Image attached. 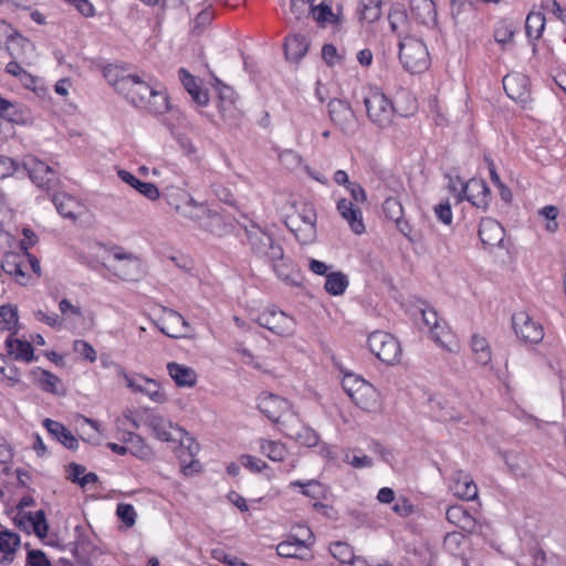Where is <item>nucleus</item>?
I'll return each mask as SVG.
<instances>
[{
  "label": "nucleus",
  "instance_id": "obj_19",
  "mask_svg": "<svg viewBox=\"0 0 566 566\" xmlns=\"http://www.w3.org/2000/svg\"><path fill=\"white\" fill-rule=\"evenodd\" d=\"M450 490L454 496L463 501H473L478 499L479 494L472 476L463 470H458L452 474Z\"/></svg>",
  "mask_w": 566,
  "mask_h": 566
},
{
  "label": "nucleus",
  "instance_id": "obj_43",
  "mask_svg": "<svg viewBox=\"0 0 566 566\" xmlns=\"http://www.w3.org/2000/svg\"><path fill=\"white\" fill-rule=\"evenodd\" d=\"M545 15L542 12H530L525 21V31L528 38L538 40L545 28Z\"/></svg>",
  "mask_w": 566,
  "mask_h": 566
},
{
  "label": "nucleus",
  "instance_id": "obj_58",
  "mask_svg": "<svg viewBox=\"0 0 566 566\" xmlns=\"http://www.w3.org/2000/svg\"><path fill=\"white\" fill-rule=\"evenodd\" d=\"M292 485H297L302 488V493L313 499H317L322 493V484L316 480H310L305 483L301 481H295L292 483Z\"/></svg>",
  "mask_w": 566,
  "mask_h": 566
},
{
  "label": "nucleus",
  "instance_id": "obj_60",
  "mask_svg": "<svg viewBox=\"0 0 566 566\" xmlns=\"http://www.w3.org/2000/svg\"><path fill=\"white\" fill-rule=\"evenodd\" d=\"M23 239L19 240L18 250L21 252H29V249L35 245L39 241L38 235L30 228L22 229Z\"/></svg>",
  "mask_w": 566,
  "mask_h": 566
},
{
  "label": "nucleus",
  "instance_id": "obj_44",
  "mask_svg": "<svg viewBox=\"0 0 566 566\" xmlns=\"http://www.w3.org/2000/svg\"><path fill=\"white\" fill-rule=\"evenodd\" d=\"M471 347L480 365L485 366L491 363V348L486 338L480 335H473L471 338Z\"/></svg>",
  "mask_w": 566,
  "mask_h": 566
},
{
  "label": "nucleus",
  "instance_id": "obj_30",
  "mask_svg": "<svg viewBox=\"0 0 566 566\" xmlns=\"http://www.w3.org/2000/svg\"><path fill=\"white\" fill-rule=\"evenodd\" d=\"M117 175L122 181L136 189L147 199L155 201L159 198L160 192L155 184L142 181L133 174L124 169L118 170Z\"/></svg>",
  "mask_w": 566,
  "mask_h": 566
},
{
  "label": "nucleus",
  "instance_id": "obj_57",
  "mask_svg": "<svg viewBox=\"0 0 566 566\" xmlns=\"http://www.w3.org/2000/svg\"><path fill=\"white\" fill-rule=\"evenodd\" d=\"M410 8L419 17H428L434 11L432 0H410Z\"/></svg>",
  "mask_w": 566,
  "mask_h": 566
},
{
  "label": "nucleus",
  "instance_id": "obj_5",
  "mask_svg": "<svg viewBox=\"0 0 566 566\" xmlns=\"http://www.w3.org/2000/svg\"><path fill=\"white\" fill-rule=\"evenodd\" d=\"M364 104L373 124L380 128H387L392 124L396 108L381 90L370 87L364 96Z\"/></svg>",
  "mask_w": 566,
  "mask_h": 566
},
{
  "label": "nucleus",
  "instance_id": "obj_62",
  "mask_svg": "<svg viewBox=\"0 0 566 566\" xmlns=\"http://www.w3.org/2000/svg\"><path fill=\"white\" fill-rule=\"evenodd\" d=\"M240 463L252 472H261L262 470L268 468L266 463L263 462L261 459L249 454L241 455Z\"/></svg>",
  "mask_w": 566,
  "mask_h": 566
},
{
  "label": "nucleus",
  "instance_id": "obj_7",
  "mask_svg": "<svg viewBox=\"0 0 566 566\" xmlns=\"http://www.w3.org/2000/svg\"><path fill=\"white\" fill-rule=\"evenodd\" d=\"M263 328L281 337H292L296 332V321L293 316L275 306L264 308L255 318Z\"/></svg>",
  "mask_w": 566,
  "mask_h": 566
},
{
  "label": "nucleus",
  "instance_id": "obj_32",
  "mask_svg": "<svg viewBox=\"0 0 566 566\" xmlns=\"http://www.w3.org/2000/svg\"><path fill=\"white\" fill-rule=\"evenodd\" d=\"M178 74H179L180 82L182 83L184 87L191 96L192 101L199 106L207 105L209 102L208 93L200 87L197 78L195 76H192L184 67L179 70Z\"/></svg>",
  "mask_w": 566,
  "mask_h": 566
},
{
  "label": "nucleus",
  "instance_id": "obj_40",
  "mask_svg": "<svg viewBox=\"0 0 566 566\" xmlns=\"http://www.w3.org/2000/svg\"><path fill=\"white\" fill-rule=\"evenodd\" d=\"M259 444L261 453L274 462H282L287 455V450L282 442L260 439Z\"/></svg>",
  "mask_w": 566,
  "mask_h": 566
},
{
  "label": "nucleus",
  "instance_id": "obj_38",
  "mask_svg": "<svg viewBox=\"0 0 566 566\" xmlns=\"http://www.w3.org/2000/svg\"><path fill=\"white\" fill-rule=\"evenodd\" d=\"M8 354L14 359L31 361L33 359V347L30 342L21 340L9 336L6 339Z\"/></svg>",
  "mask_w": 566,
  "mask_h": 566
},
{
  "label": "nucleus",
  "instance_id": "obj_6",
  "mask_svg": "<svg viewBox=\"0 0 566 566\" xmlns=\"http://www.w3.org/2000/svg\"><path fill=\"white\" fill-rule=\"evenodd\" d=\"M399 60L410 73H421L430 65L429 52L423 41L405 36L399 42Z\"/></svg>",
  "mask_w": 566,
  "mask_h": 566
},
{
  "label": "nucleus",
  "instance_id": "obj_3",
  "mask_svg": "<svg viewBox=\"0 0 566 566\" xmlns=\"http://www.w3.org/2000/svg\"><path fill=\"white\" fill-rule=\"evenodd\" d=\"M14 172L22 175L28 174L30 179L34 181L39 188L46 191L59 184V178L54 170L41 160L29 158L20 166L14 159L2 157V178L11 176Z\"/></svg>",
  "mask_w": 566,
  "mask_h": 566
},
{
  "label": "nucleus",
  "instance_id": "obj_56",
  "mask_svg": "<svg viewBox=\"0 0 566 566\" xmlns=\"http://www.w3.org/2000/svg\"><path fill=\"white\" fill-rule=\"evenodd\" d=\"M360 14L363 20L371 23L381 17V8L376 3H369V0H363Z\"/></svg>",
  "mask_w": 566,
  "mask_h": 566
},
{
  "label": "nucleus",
  "instance_id": "obj_15",
  "mask_svg": "<svg viewBox=\"0 0 566 566\" xmlns=\"http://www.w3.org/2000/svg\"><path fill=\"white\" fill-rule=\"evenodd\" d=\"M115 263L105 265L108 271L125 281H135L140 275V260L132 253L115 252Z\"/></svg>",
  "mask_w": 566,
  "mask_h": 566
},
{
  "label": "nucleus",
  "instance_id": "obj_28",
  "mask_svg": "<svg viewBox=\"0 0 566 566\" xmlns=\"http://www.w3.org/2000/svg\"><path fill=\"white\" fill-rule=\"evenodd\" d=\"M359 386L360 388L355 390V395L350 399L363 410L377 411L380 407L379 392L369 382Z\"/></svg>",
  "mask_w": 566,
  "mask_h": 566
},
{
  "label": "nucleus",
  "instance_id": "obj_25",
  "mask_svg": "<svg viewBox=\"0 0 566 566\" xmlns=\"http://www.w3.org/2000/svg\"><path fill=\"white\" fill-rule=\"evenodd\" d=\"M337 211L347 221L354 233L361 234L365 232L363 213L350 200L346 198L339 199L337 201Z\"/></svg>",
  "mask_w": 566,
  "mask_h": 566
},
{
  "label": "nucleus",
  "instance_id": "obj_31",
  "mask_svg": "<svg viewBox=\"0 0 566 566\" xmlns=\"http://www.w3.org/2000/svg\"><path fill=\"white\" fill-rule=\"evenodd\" d=\"M167 370L178 387H193L197 382V373L191 367L171 361L167 364Z\"/></svg>",
  "mask_w": 566,
  "mask_h": 566
},
{
  "label": "nucleus",
  "instance_id": "obj_34",
  "mask_svg": "<svg viewBox=\"0 0 566 566\" xmlns=\"http://www.w3.org/2000/svg\"><path fill=\"white\" fill-rule=\"evenodd\" d=\"M390 29L399 38L408 32L409 19L403 4L394 3L388 13Z\"/></svg>",
  "mask_w": 566,
  "mask_h": 566
},
{
  "label": "nucleus",
  "instance_id": "obj_10",
  "mask_svg": "<svg viewBox=\"0 0 566 566\" xmlns=\"http://www.w3.org/2000/svg\"><path fill=\"white\" fill-rule=\"evenodd\" d=\"M176 441L179 442L178 458L182 468V472L186 475H191L200 470V463L193 460V457L198 453L200 447L199 443L182 428H177Z\"/></svg>",
  "mask_w": 566,
  "mask_h": 566
},
{
  "label": "nucleus",
  "instance_id": "obj_47",
  "mask_svg": "<svg viewBox=\"0 0 566 566\" xmlns=\"http://www.w3.org/2000/svg\"><path fill=\"white\" fill-rule=\"evenodd\" d=\"M305 547L303 539L284 541L276 546V552L281 557L300 558L298 552Z\"/></svg>",
  "mask_w": 566,
  "mask_h": 566
},
{
  "label": "nucleus",
  "instance_id": "obj_37",
  "mask_svg": "<svg viewBox=\"0 0 566 566\" xmlns=\"http://www.w3.org/2000/svg\"><path fill=\"white\" fill-rule=\"evenodd\" d=\"M52 201L57 212L64 218L75 219L81 208L80 202L65 192L54 193Z\"/></svg>",
  "mask_w": 566,
  "mask_h": 566
},
{
  "label": "nucleus",
  "instance_id": "obj_48",
  "mask_svg": "<svg viewBox=\"0 0 566 566\" xmlns=\"http://www.w3.org/2000/svg\"><path fill=\"white\" fill-rule=\"evenodd\" d=\"M133 439L132 444L127 447L128 452L140 460H151L154 455L153 449L146 443L144 438L138 434Z\"/></svg>",
  "mask_w": 566,
  "mask_h": 566
},
{
  "label": "nucleus",
  "instance_id": "obj_4",
  "mask_svg": "<svg viewBox=\"0 0 566 566\" xmlns=\"http://www.w3.org/2000/svg\"><path fill=\"white\" fill-rule=\"evenodd\" d=\"M316 220L313 205L302 203L294 213L286 217L285 226L301 244H308L316 238Z\"/></svg>",
  "mask_w": 566,
  "mask_h": 566
},
{
  "label": "nucleus",
  "instance_id": "obj_61",
  "mask_svg": "<svg viewBox=\"0 0 566 566\" xmlns=\"http://www.w3.org/2000/svg\"><path fill=\"white\" fill-rule=\"evenodd\" d=\"M28 566H52L50 559L40 549H31L27 558Z\"/></svg>",
  "mask_w": 566,
  "mask_h": 566
},
{
  "label": "nucleus",
  "instance_id": "obj_12",
  "mask_svg": "<svg viewBox=\"0 0 566 566\" xmlns=\"http://www.w3.org/2000/svg\"><path fill=\"white\" fill-rule=\"evenodd\" d=\"M512 326L515 335L523 343L537 344L544 338L543 326L525 311L515 312L512 315Z\"/></svg>",
  "mask_w": 566,
  "mask_h": 566
},
{
  "label": "nucleus",
  "instance_id": "obj_35",
  "mask_svg": "<svg viewBox=\"0 0 566 566\" xmlns=\"http://www.w3.org/2000/svg\"><path fill=\"white\" fill-rule=\"evenodd\" d=\"M32 375H33V378H34L36 385L43 391L51 392L54 395L63 394V390H61L62 381L56 375H54L45 369H42L40 367L35 368L32 371Z\"/></svg>",
  "mask_w": 566,
  "mask_h": 566
},
{
  "label": "nucleus",
  "instance_id": "obj_45",
  "mask_svg": "<svg viewBox=\"0 0 566 566\" xmlns=\"http://www.w3.org/2000/svg\"><path fill=\"white\" fill-rule=\"evenodd\" d=\"M19 546V535L7 530H2V563L12 562V555Z\"/></svg>",
  "mask_w": 566,
  "mask_h": 566
},
{
  "label": "nucleus",
  "instance_id": "obj_51",
  "mask_svg": "<svg viewBox=\"0 0 566 566\" xmlns=\"http://www.w3.org/2000/svg\"><path fill=\"white\" fill-rule=\"evenodd\" d=\"M279 160L289 170H295L302 165V157L292 149L281 151Z\"/></svg>",
  "mask_w": 566,
  "mask_h": 566
},
{
  "label": "nucleus",
  "instance_id": "obj_22",
  "mask_svg": "<svg viewBox=\"0 0 566 566\" xmlns=\"http://www.w3.org/2000/svg\"><path fill=\"white\" fill-rule=\"evenodd\" d=\"M218 84L220 85L218 87V94H219V112L221 113L222 117L226 119H237L241 116V111L237 106V97L235 93L232 90V87L222 84L220 81H218Z\"/></svg>",
  "mask_w": 566,
  "mask_h": 566
},
{
  "label": "nucleus",
  "instance_id": "obj_53",
  "mask_svg": "<svg viewBox=\"0 0 566 566\" xmlns=\"http://www.w3.org/2000/svg\"><path fill=\"white\" fill-rule=\"evenodd\" d=\"M116 514L127 527H132L136 522V511L130 504L119 503Z\"/></svg>",
  "mask_w": 566,
  "mask_h": 566
},
{
  "label": "nucleus",
  "instance_id": "obj_20",
  "mask_svg": "<svg viewBox=\"0 0 566 566\" xmlns=\"http://www.w3.org/2000/svg\"><path fill=\"white\" fill-rule=\"evenodd\" d=\"M159 328L165 335L172 338L186 337L191 331L184 316L174 310L165 311Z\"/></svg>",
  "mask_w": 566,
  "mask_h": 566
},
{
  "label": "nucleus",
  "instance_id": "obj_27",
  "mask_svg": "<svg viewBox=\"0 0 566 566\" xmlns=\"http://www.w3.org/2000/svg\"><path fill=\"white\" fill-rule=\"evenodd\" d=\"M382 211L386 218L396 223L397 229L405 237H409L411 227L407 220L403 219V209L401 202L392 197H389L382 203Z\"/></svg>",
  "mask_w": 566,
  "mask_h": 566
},
{
  "label": "nucleus",
  "instance_id": "obj_59",
  "mask_svg": "<svg viewBox=\"0 0 566 566\" xmlns=\"http://www.w3.org/2000/svg\"><path fill=\"white\" fill-rule=\"evenodd\" d=\"M392 511L401 517H408L416 512V507L407 497L400 496L395 502Z\"/></svg>",
  "mask_w": 566,
  "mask_h": 566
},
{
  "label": "nucleus",
  "instance_id": "obj_17",
  "mask_svg": "<svg viewBox=\"0 0 566 566\" xmlns=\"http://www.w3.org/2000/svg\"><path fill=\"white\" fill-rule=\"evenodd\" d=\"M118 375L124 376L127 387L135 392H142L148 396L153 401L163 403L166 401V395L161 390L158 382L150 378H140V380L128 377L124 368L118 366Z\"/></svg>",
  "mask_w": 566,
  "mask_h": 566
},
{
  "label": "nucleus",
  "instance_id": "obj_26",
  "mask_svg": "<svg viewBox=\"0 0 566 566\" xmlns=\"http://www.w3.org/2000/svg\"><path fill=\"white\" fill-rule=\"evenodd\" d=\"M504 228L494 219H482L479 227V237L486 247L500 245L504 240Z\"/></svg>",
  "mask_w": 566,
  "mask_h": 566
},
{
  "label": "nucleus",
  "instance_id": "obj_39",
  "mask_svg": "<svg viewBox=\"0 0 566 566\" xmlns=\"http://www.w3.org/2000/svg\"><path fill=\"white\" fill-rule=\"evenodd\" d=\"M31 48V42L21 34L14 33L7 36L6 50L13 60L23 61L27 51Z\"/></svg>",
  "mask_w": 566,
  "mask_h": 566
},
{
  "label": "nucleus",
  "instance_id": "obj_49",
  "mask_svg": "<svg viewBox=\"0 0 566 566\" xmlns=\"http://www.w3.org/2000/svg\"><path fill=\"white\" fill-rule=\"evenodd\" d=\"M422 317L424 324L430 328L431 338L441 345H443V339L441 337V333L439 332L440 325L438 321L437 312L433 310H423Z\"/></svg>",
  "mask_w": 566,
  "mask_h": 566
},
{
  "label": "nucleus",
  "instance_id": "obj_21",
  "mask_svg": "<svg viewBox=\"0 0 566 566\" xmlns=\"http://www.w3.org/2000/svg\"><path fill=\"white\" fill-rule=\"evenodd\" d=\"M503 87L507 96L516 102H526L530 95L528 77L521 73H511L503 77Z\"/></svg>",
  "mask_w": 566,
  "mask_h": 566
},
{
  "label": "nucleus",
  "instance_id": "obj_33",
  "mask_svg": "<svg viewBox=\"0 0 566 566\" xmlns=\"http://www.w3.org/2000/svg\"><path fill=\"white\" fill-rule=\"evenodd\" d=\"M43 426L53 438L67 449L75 450L77 448L78 442L76 438L61 422L46 418L43 421Z\"/></svg>",
  "mask_w": 566,
  "mask_h": 566
},
{
  "label": "nucleus",
  "instance_id": "obj_23",
  "mask_svg": "<svg viewBox=\"0 0 566 566\" xmlns=\"http://www.w3.org/2000/svg\"><path fill=\"white\" fill-rule=\"evenodd\" d=\"M463 190L467 195V200L470 201L474 207L485 211L489 202L491 192L485 181L479 179H472L464 185Z\"/></svg>",
  "mask_w": 566,
  "mask_h": 566
},
{
  "label": "nucleus",
  "instance_id": "obj_18",
  "mask_svg": "<svg viewBox=\"0 0 566 566\" xmlns=\"http://www.w3.org/2000/svg\"><path fill=\"white\" fill-rule=\"evenodd\" d=\"M25 255L19 251H7L2 260V271L11 275L19 284L27 285L30 275L27 273Z\"/></svg>",
  "mask_w": 566,
  "mask_h": 566
},
{
  "label": "nucleus",
  "instance_id": "obj_16",
  "mask_svg": "<svg viewBox=\"0 0 566 566\" xmlns=\"http://www.w3.org/2000/svg\"><path fill=\"white\" fill-rule=\"evenodd\" d=\"M258 409L272 422L277 423L289 415L290 403L277 395L263 392L258 398Z\"/></svg>",
  "mask_w": 566,
  "mask_h": 566
},
{
  "label": "nucleus",
  "instance_id": "obj_9",
  "mask_svg": "<svg viewBox=\"0 0 566 566\" xmlns=\"http://www.w3.org/2000/svg\"><path fill=\"white\" fill-rule=\"evenodd\" d=\"M176 211L190 220L202 221L208 219L205 227L213 231V227L221 224V217L212 212L203 202L196 201L189 193H184L180 203L175 206Z\"/></svg>",
  "mask_w": 566,
  "mask_h": 566
},
{
  "label": "nucleus",
  "instance_id": "obj_13",
  "mask_svg": "<svg viewBox=\"0 0 566 566\" xmlns=\"http://www.w3.org/2000/svg\"><path fill=\"white\" fill-rule=\"evenodd\" d=\"M331 120L346 135H353L357 129L356 115L350 104L344 99L333 98L328 103Z\"/></svg>",
  "mask_w": 566,
  "mask_h": 566
},
{
  "label": "nucleus",
  "instance_id": "obj_42",
  "mask_svg": "<svg viewBox=\"0 0 566 566\" xmlns=\"http://www.w3.org/2000/svg\"><path fill=\"white\" fill-rule=\"evenodd\" d=\"M348 284L347 275L342 272H332L326 274L324 287L328 294L338 296L345 293Z\"/></svg>",
  "mask_w": 566,
  "mask_h": 566
},
{
  "label": "nucleus",
  "instance_id": "obj_41",
  "mask_svg": "<svg viewBox=\"0 0 566 566\" xmlns=\"http://www.w3.org/2000/svg\"><path fill=\"white\" fill-rule=\"evenodd\" d=\"M9 124H25L28 120V111L24 107L14 105L2 98V120Z\"/></svg>",
  "mask_w": 566,
  "mask_h": 566
},
{
  "label": "nucleus",
  "instance_id": "obj_1",
  "mask_svg": "<svg viewBox=\"0 0 566 566\" xmlns=\"http://www.w3.org/2000/svg\"><path fill=\"white\" fill-rule=\"evenodd\" d=\"M252 252L271 263L279 279L287 281L291 277V263L284 256L283 248L273 237L260 227L252 226L247 232Z\"/></svg>",
  "mask_w": 566,
  "mask_h": 566
},
{
  "label": "nucleus",
  "instance_id": "obj_2",
  "mask_svg": "<svg viewBox=\"0 0 566 566\" xmlns=\"http://www.w3.org/2000/svg\"><path fill=\"white\" fill-rule=\"evenodd\" d=\"M132 85L122 92L135 107L151 114H164L169 108V99L165 92L151 87L138 75H132Z\"/></svg>",
  "mask_w": 566,
  "mask_h": 566
},
{
  "label": "nucleus",
  "instance_id": "obj_14",
  "mask_svg": "<svg viewBox=\"0 0 566 566\" xmlns=\"http://www.w3.org/2000/svg\"><path fill=\"white\" fill-rule=\"evenodd\" d=\"M140 421L145 427H147L151 434L165 442H170L176 440V430L179 428L175 426L169 419L165 418L159 413H155L148 410H144L140 416Z\"/></svg>",
  "mask_w": 566,
  "mask_h": 566
},
{
  "label": "nucleus",
  "instance_id": "obj_24",
  "mask_svg": "<svg viewBox=\"0 0 566 566\" xmlns=\"http://www.w3.org/2000/svg\"><path fill=\"white\" fill-rule=\"evenodd\" d=\"M446 518L449 523L461 528L463 532L473 533L478 522L475 517L462 505H451L446 511Z\"/></svg>",
  "mask_w": 566,
  "mask_h": 566
},
{
  "label": "nucleus",
  "instance_id": "obj_64",
  "mask_svg": "<svg viewBox=\"0 0 566 566\" xmlns=\"http://www.w3.org/2000/svg\"><path fill=\"white\" fill-rule=\"evenodd\" d=\"M367 381L355 375H347L343 380V388L347 395L352 398L355 395V390L360 388L359 385H365Z\"/></svg>",
  "mask_w": 566,
  "mask_h": 566
},
{
  "label": "nucleus",
  "instance_id": "obj_52",
  "mask_svg": "<svg viewBox=\"0 0 566 566\" xmlns=\"http://www.w3.org/2000/svg\"><path fill=\"white\" fill-rule=\"evenodd\" d=\"M73 350L90 363H94L97 358L96 350L93 346L83 339H76L73 343Z\"/></svg>",
  "mask_w": 566,
  "mask_h": 566
},
{
  "label": "nucleus",
  "instance_id": "obj_54",
  "mask_svg": "<svg viewBox=\"0 0 566 566\" xmlns=\"http://www.w3.org/2000/svg\"><path fill=\"white\" fill-rule=\"evenodd\" d=\"M311 11L318 23L325 24L335 21V15L328 4L321 3L318 7H313Z\"/></svg>",
  "mask_w": 566,
  "mask_h": 566
},
{
  "label": "nucleus",
  "instance_id": "obj_29",
  "mask_svg": "<svg viewBox=\"0 0 566 566\" xmlns=\"http://www.w3.org/2000/svg\"><path fill=\"white\" fill-rule=\"evenodd\" d=\"M132 75L125 69L115 64H108L103 69V76L119 94L132 85Z\"/></svg>",
  "mask_w": 566,
  "mask_h": 566
},
{
  "label": "nucleus",
  "instance_id": "obj_50",
  "mask_svg": "<svg viewBox=\"0 0 566 566\" xmlns=\"http://www.w3.org/2000/svg\"><path fill=\"white\" fill-rule=\"evenodd\" d=\"M28 521L31 523L34 533L43 538L48 535L49 526L45 520V513L42 510L36 511L35 513H28L25 515Z\"/></svg>",
  "mask_w": 566,
  "mask_h": 566
},
{
  "label": "nucleus",
  "instance_id": "obj_8",
  "mask_svg": "<svg viewBox=\"0 0 566 566\" xmlns=\"http://www.w3.org/2000/svg\"><path fill=\"white\" fill-rule=\"evenodd\" d=\"M369 350L382 363L394 365L401 357L399 342L389 333L384 331L373 332L367 339Z\"/></svg>",
  "mask_w": 566,
  "mask_h": 566
},
{
  "label": "nucleus",
  "instance_id": "obj_55",
  "mask_svg": "<svg viewBox=\"0 0 566 566\" xmlns=\"http://www.w3.org/2000/svg\"><path fill=\"white\" fill-rule=\"evenodd\" d=\"M2 329H12L18 325V308L11 305H2Z\"/></svg>",
  "mask_w": 566,
  "mask_h": 566
},
{
  "label": "nucleus",
  "instance_id": "obj_36",
  "mask_svg": "<svg viewBox=\"0 0 566 566\" xmlns=\"http://www.w3.org/2000/svg\"><path fill=\"white\" fill-rule=\"evenodd\" d=\"M308 50V42L304 35H289L284 42V51L286 59L298 62Z\"/></svg>",
  "mask_w": 566,
  "mask_h": 566
},
{
  "label": "nucleus",
  "instance_id": "obj_46",
  "mask_svg": "<svg viewBox=\"0 0 566 566\" xmlns=\"http://www.w3.org/2000/svg\"><path fill=\"white\" fill-rule=\"evenodd\" d=\"M329 552L334 558L343 564H354L355 554L353 547L345 542H335L331 544Z\"/></svg>",
  "mask_w": 566,
  "mask_h": 566
},
{
  "label": "nucleus",
  "instance_id": "obj_63",
  "mask_svg": "<svg viewBox=\"0 0 566 566\" xmlns=\"http://www.w3.org/2000/svg\"><path fill=\"white\" fill-rule=\"evenodd\" d=\"M434 213L437 218L447 226L452 223V210L449 201L441 202L434 207Z\"/></svg>",
  "mask_w": 566,
  "mask_h": 566
},
{
  "label": "nucleus",
  "instance_id": "obj_11",
  "mask_svg": "<svg viewBox=\"0 0 566 566\" xmlns=\"http://www.w3.org/2000/svg\"><path fill=\"white\" fill-rule=\"evenodd\" d=\"M282 432L301 446L312 448L318 444L319 436L311 427L305 426L297 415L291 412L281 421Z\"/></svg>",
  "mask_w": 566,
  "mask_h": 566
}]
</instances>
